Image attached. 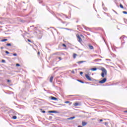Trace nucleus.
Listing matches in <instances>:
<instances>
[{
  "label": "nucleus",
  "instance_id": "c03bdc74",
  "mask_svg": "<svg viewBox=\"0 0 127 127\" xmlns=\"http://www.w3.org/2000/svg\"><path fill=\"white\" fill-rule=\"evenodd\" d=\"M85 84H89V82H85Z\"/></svg>",
  "mask_w": 127,
  "mask_h": 127
},
{
  "label": "nucleus",
  "instance_id": "4468645a",
  "mask_svg": "<svg viewBox=\"0 0 127 127\" xmlns=\"http://www.w3.org/2000/svg\"><path fill=\"white\" fill-rule=\"evenodd\" d=\"M7 39H3L0 40L1 42H5V41H7Z\"/></svg>",
  "mask_w": 127,
  "mask_h": 127
},
{
  "label": "nucleus",
  "instance_id": "c9c22d12",
  "mask_svg": "<svg viewBox=\"0 0 127 127\" xmlns=\"http://www.w3.org/2000/svg\"><path fill=\"white\" fill-rule=\"evenodd\" d=\"M106 61H111V60L108 59H106Z\"/></svg>",
  "mask_w": 127,
  "mask_h": 127
},
{
  "label": "nucleus",
  "instance_id": "de8ad7c7",
  "mask_svg": "<svg viewBox=\"0 0 127 127\" xmlns=\"http://www.w3.org/2000/svg\"><path fill=\"white\" fill-rule=\"evenodd\" d=\"M74 95H69V97H73Z\"/></svg>",
  "mask_w": 127,
  "mask_h": 127
},
{
  "label": "nucleus",
  "instance_id": "9d476101",
  "mask_svg": "<svg viewBox=\"0 0 127 127\" xmlns=\"http://www.w3.org/2000/svg\"><path fill=\"white\" fill-rule=\"evenodd\" d=\"M51 100H52L53 101H56L58 100V99L56 97H54L53 96L51 97Z\"/></svg>",
  "mask_w": 127,
  "mask_h": 127
},
{
  "label": "nucleus",
  "instance_id": "5fc2aeb1",
  "mask_svg": "<svg viewBox=\"0 0 127 127\" xmlns=\"http://www.w3.org/2000/svg\"><path fill=\"white\" fill-rule=\"evenodd\" d=\"M98 29H101V28H98Z\"/></svg>",
  "mask_w": 127,
  "mask_h": 127
},
{
  "label": "nucleus",
  "instance_id": "0eeeda50",
  "mask_svg": "<svg viewBox=\"0 0 127 127\" xmlns=\"http://www.w3.org/2000/svg\"><path fill=\"white\" fill-rule=\"evenodd\" d=\"M62 54L63 55L64 54L63 53L62 54L61 52H59L54 53V55H58L59 56H60V55H61Z\"/></svg>",
  "mask_w": 127,
  "mask_h": 127
},
{
  "label": "nucleus",
  "instance_id": "4be33fe9",
  "mask_svg": "<svg viewBox=\"0 0 127 127\" xmlns=\"http://www.w3.org/2000/svg\"><path fill=\"white\" fill-rule=\"evenodd\" d=\"M41 113H43V114H45V113H46L45 111L42 110V109H41Z\"/></svg>",
  "mask_w": 127,
  "mask_h": 127
},
{
  "label": "nucleus",
  "instance_id": "603ef678",
  "mask_svg": "<svg viewBox=\"0 0 127 127\" xmlns=\"http://www.w3.org/2000/svg\"><path fill=\"white\" fill-rule=\"evenodd\" d=\"M59 20H61V19H60V18H59Z\"/></svg>",
  "mask_w": 127,
  "mask_h": 127
},
{
  "label": "nucleus",
  "instance_id": "4d7b16f0",
  "mask_svg": "<svg viewBox=\"0 0 127 127\" xmlns=\"http://www.w3.org/2000/svg\"><path fill=\"white\" fill-rule=\"evenodd\" d=\"M67 24H66L65 25V26H67Z\"/></svg>",
  "mask_w": 127,
  "mask_h": 127
},
{
  "label": "nucleus",
  "instance_id": "f257e3e1",
  "mask_svg": "<svg viewBox=\"0 0 127 127\" xmlns=\"http://www.w3.org/2000/svg\"><path fill=\"white\" fill-rule=\"evenodd\" d=\"M101 70L102 71L101 73V77L102 78H105V75H107L108 71H107V69L105 67L101 68Z\"/></svg>",
  "mask_w": 127,
  "mask_h": 127
},
{
  "label": "nucleus",
  "instance_id": "ddd939ff",
  "mask_svg": "<svg viewBox=\"0 0 127 127\" xmlns=\"http://www.w3.org/2000/svg\"><path fill=\"white\" fill-rule=\"evenodd\" d=\"M91 71H97V70H98V68L96 67H94V68H91Z\"/></svg>",
  "mask_w": 127,
  "mask_h": 127
},
{
  "label": "nucleus",
  "instance_id": "bb28decb",
  "mask_svg": "<svg viewBox=\"0 0 127 127\" xmlns=\"http://www.w3.org/2000/svg\"><path fill=\"white\" fill-rule=\"evenodd\" d=\"M113 11H114V12H115L116 14H118V12H117V11H116V10L112 9Z\"/></svg>",
  "mask_w": 127,
  "mask_h": 127
},
{
  "label": "nucleus",
  "instance_id": "ea45409f",
  "mask_svg": "<svg viewBox=\"0 0 127 127\" xmlns=\"http://www.w3.org/2000/svg\"><path fill=\"white\" fill-rule=\"evenodd\" d=\"M62 23H66V22H64V21H62Z\"/></svg>",
  "mask_w": 127,
  "mask_h": 127
},
{
  "label": "nucleus",
  "instance_id": "a19ab883",
  "mask_svg": "<svg viewBox=\"0 0 127 127\" xmlns=\"http://www.w3.org/2000/svg\"><path fill=\"white\" fill-rule=\"evenodd\" d=\"M28 42H31V41L29 39H28Z\"/></svg>",
  "mask_w": 127,
  "mask_h": 127
},
{
  "label": "nucleus",
  "instance_id": "f03ea898",
  "mask_svg": "<svg viewBox=\"0 0 127 127\" xmlns=\"http://www.w3.org/2000/svg\"><path fill=\"white\" fill-rule=\"evenodd\" d=\"M85 77L88 80V81H95V79L91 78L88 74H85Z\"/></svg>",
  "mask_w": 127,
  "mask_h": 127
},
{
  "label": "nucleus",
  "instance_id": "6e6552de",
  "mask_svg": "<svg viewBox=\"0 0 127 127\" xmlns=\"http://www.w3.org/2000/svg\"><path fill=\"white\" fill-rule=\"evenodd\" d=\"M83 27L84 29L86 30L87 31H91V29L88 27H86L85 26H83Z\"/></svg>",
  "mask_w": 127,
  "mask_h": 127
},
{
  "label": "nucleus",
  "instance_id": "5701e85b",
  "mask_svg": "<svg viewBox=\"0 0 127 127\" xmlns=\"http://www.w3.org/2000/svg\"><path fill=\"white\" fill-rule=\"evenodd\" d=\"M6 46H11V44L10 43H7L6 44Z\"/></svg>",
  "mask_w": 127,
  "mask_h": 127
},
{
  "label": "nucleus",
  "instance_id": "393cba45",
  "mask_svg": "<svg viewBox=\"0 0 127 127\" xmlns=\"http://www.w3.org/2000/svg\"><path fill=\"white\" fill-rule=\"evenodd\" d=\"M61 29H66V30H69V29L67 28H61Z\"/></svg>",
  "mask_w": 127,
  "mask_h": 127
},
{
  "label": "nucleus",
  "instance_id": "864d4df0",
  "mask_svg": "<svg viewBox=\"0 0 127 127\" xmlns=\"http://www.w3.org/2000/svg\"><path fill=\"white\" fill-rule=\"evenodd\" d=\"M92 86H95V84H91Z\"/></svg>",
  "mask_w": 127,
  "mask_h": 127
},
{
  "label": "nucleus",
  "instance_id": "2eb2a0df",
  "mask_svg": "<svg viewBox=\"0 0 127 127\" xmlns=\"http://www.w3.org/2000/svg\"><path fill=\"white\" fill-rule=\"evenodd\" d=\"M76 117L75 116H73L70 118H67V120H74Z\"/></svg>",
  "mask_w": 127,
  "mask_h": 127
},
{
  "label": "nucleus",
  "instance_id": "cd10ccee",
  "mask_svg": "<svg viewBox=\"0 0 127 127\" xmlns=\"http://www.w3.org/2000/svg\"><path fill=\"white\" fill-rule=\"evenodd\" d=\"M123 13H124V14H127V12L126 11H123Z\"/></svg>",
  "mask_w": 127,
  "mask_h": 127
},
{
  "label": "nucleus",
  "instance_id": "7c9ffc66",
  "mask_svg": "<svg viewBox=\"0 0 127 127\" xmlns=\"http://www.w3.org/2000/svg\"><path fill=\"white\" fill-rule=\"evenodd\" d=\"M5 53H6V54H9V52L7 51H5Z\"/></svg>",
  "mask_w": 127,
  "mask_h": 127
},
{
  "label": "nucleus",
  "instance_id": "6ab92c4d",
  "mask_svg": "<svg viewBox=\"0 0 127 127\" xmlns=\"http://www.w3.org/2000/svg\"><path fill=\"white\" fill-rule=\"evenodd\" d=\"M12 119H13V120H16L17 119V117L15 116H13L12 117Z\"/></svg>",
  "mask_w": 127,
  "mask_h": 127
},
{
  "label": "nucleus",
  "instance_id": "a18cd8bd",
  "mask_svg": "<svg viewBox=\"0 0 127 127\" xmlns=\"http://www.w3.org/2000/svg\"><path fill=\"white\" fill-rule=\"evenodd\" d=\"M124 113H127V110L125 111H124Z\"/></svg>",
  "mask_w": 127,
  "mask_h": 127
},
{
  "label": "nucleus",
  "instance_id": "09e8293b",
  "mask_svg": "<svg viewBox=\"0 0 127 127\" xmlns=\"http://www.w3.org/2000/svg\"><path fill=\"white\" fill-rule=\"evenodd\" d=\"M38 55L40 54V52H38Z\"/></svg>",
  "mask_w": 127,
  "mask_h": 127
},
{
  "label": "nucleus",
  "instance_id": "a878e982",
  "mask_svg": "<svg viewBox=\"0 0 127 127\" xmlns=\"http://www.w3.org/2000/svg\"><path fill=\"white\" fill-rule=\"evenodd\" d=\"M16 66L17 67H19V66H20V64H16Z\"/></svg>",
  "mask_w": 127,
  "mask_h": 127
},
{
  "label": "nucleus",
  "instance_id": "1a4fd4ad",
  "mask_svg": "<svg viewBox=\"0 0 127 127\" xmlns=\"http://www.w3.org/2000/svg\"><path fill=\"white\" fill-rule=\"evenodd\" d=\"M85 62H86V61H79V62H77V64L80 65V64H82V63H85Z\"/></svg>",
  "mask_w": 127,
  "mask_h": 127
},
{
  "label": "nucleus",
  "instance_id": "58836bf2",
  "mask_svg": "<svg viewBox=\"0 0 127 127\" xmlns=\"http://www.w3.org/2000/svg\"><path fill=\"white\" fill-rule=\"evenodd\" d=\"M58 59H59L60 60H62V58H61V57H59Z\"/></svg>",
  "mask_w": 127,
  "mask_h": 127
},
{
  "label": "nucleus",
  "instance_id": "3c124183",
  "mask_svg": "<svg viewBox=\"0 0 127 127\" xmlns=\"http://www.w3.org/2000/svg\"><path fill=\"white\" fill-rule=\"evenodd\" d=\"M104 3H102V6H104Z\"/></svg>",
  "mask_w": 127,
  "mask_h": 127
},
{
  "label": "nucleus",
  "instance_id": "7ed1b4c3",
  "mask_svg": "<svg viewBox=\"0 0 127 127\" xmlns=\"http://www.w3.org/2000/svg\"><path fill=\"white\" fill-rule=\"evenodd\" d=\"M107 82V78H104L103 79L99 81V84H104Z\"/></svg>",
  "mask_w": 127,
  "mask_h": 127
},
{
  "label": "nucleus",
  "instance_id": "49530a36",
  "mask_svg": "<svg viewBox=\"0 0 127 127\" xmlns=\"http://www.w3.org/2000/svg\"><path fill=\"white\" fill-rule=\"evenodd\" d=\"M0 48H1V49H3V47H1Z\"/></svg>",
  "mask_w": 127,
  "mask_h": 127
},
{
  "label": "nucleus",
  "instance_id": "f704fd0d",
  "mask_svg": "<svg viewBox=\"0 0 127 127\" xmlns=\"http://www.w3.org/2000/svg\"><path fill=\"white\" fill-rule=\"evenodd\" d=\"M108 122H105L104 125H105V126H107V125H108Z\"/></svg>",
  "mask_w": 127,
  "mask_h": 127
},
{
  "label": "nucleus",
  "instance_id": "b1692460",
  "mask_svg": "<svg viewBox=\"0 0 127 127\" xmlns=\"http://www.w3.org/2000/svg\"><path fill=\"white\" fill-rule=\"evenodd\" d=\"M120 7H121V8H124V6L122 4H120Z\"/></svg>",
  "mask_w": 127,
  "mask_h": 127
},
{
  "label": "nucleus",
  "instance_id": "dca6fc26",
  "mask_svg": "<svg viewBox=\"0 0 127 127\" xmlns=\"http://www.w3.org/2000/svg\"><path fill=\"white\" fill-rule=\"evenodd\" d=\"M94 61L95 62H99V61H102V59H95Z\"/></svg>",
  "mask_w": 127,
  "mask_h": 127
},
{
  "label": "nucleus",
  "instance_id": "f8f14e48",
  "mask_svg": "<svg viewBox=\"0 0 127 127\" xmlns=\"http://www.w3.org/2000/svg\"><path fill=\"white\" fill-rule=\"evenodd\" d=\"M88 46H89L90 49H91V50L94 49V47L93 46L91 45V44L88 45Z\"/></svg>",
  "mask_w": 127,
  "mask_h": 127
},
{
  "label": "nucleus",
  "instance_id": "4c0bfd02",
  "mask_svg": "<svg viewBox=\"0 0 127 127\" xmlns=\"http://www.w3.org/2000/svg\"><path fill=\"white\" fill-rule=\"evenodd\" d=\"M7 83H9V82H10V80L7 79Z\"/></svg>",
  "mask_w": 127,
  "mask_h": 127
},
{
  "label": "nucleus",
  "instance_id": "423d86ee",
  "mask_svg": "<svg viewBox=\"0 0 127 127\" xmlns=\"http://www.w3.org/2000/svg\"><path fill=\"white\" fill-rule=\"evenodd\" d=\"M76 37L78 38V42L81 43L82 42V38H81V37H80V35H76Z\"/></svg>",
  "mask_w": 127,
  "mask_h": 127
},
{
  "label": "nucleus",
  "instance_id": "79ce46f5",
  "mask_svg": "<svg viewBox=\"0 0 127 127\" xmlns=\"http://www.w3.org/2000/svg\"><path fill=\"white\" fill-rule=\"evenodd\" d=\"M99 121H100V122H103V119H100V120H99Z\"/></svg>",
  "mask_w": 127,
  "mask_h": 127
},
{
  "label": "nucleus",
  "instance_id": "72a5a7b5",
  "mask_svg": "<svg viewBox=\"0 0 127 127\" xmlns=\"http://www.w3.org/2000/svg\"><path fill=\"white\" fill-rule=\"evenodd\" d=\"M71 73L72 74H75V71H74V70H72Z\"/></svg>",
  "mask_w": 127,
  "mask_h": 127
},
{
  "label": "nucleus",
  "instance_id": "37998d69",
  "mask_svg": "<svg viewBox=\"0 0 127 127\" xmlns=\"http://www.w3.org/2000/svg\"><path fill=\"white\" fill-rule=\"evenodd\" d=\"M61 106H65V104H60Z\"/></svg>",
  "mask_w": 127,
  "mask_h": 127
},
{
  "label": "nucleus",
  "instance_id": "20e7f679",
  "mask_svg": "<svg viewBox=\"0 0 127 127\" xmlns=\"http://www.w3.org/2000/svg\"><path fill=\"white\" fill-rule=\"evenodd\" d=\"M120 39H123L122 41V44H125V42H123V41H125V39H127V37H126V36H123V37H120Z\"/></svg>",
  "mask_w": 127,
  "mask_h": 127
},
{
  "label": "nucleus",
  "instance_id": "c85d7f7f",
  "mask_svg": "<svg viewBox=\"0 0 127 127\" xmlns=\"http://www.w3.org/2000/svg\"><path fill=\"white\" fill-rule=\"evenodd\" d=\"M70 103V101H65L64 104H69Z\"/></svg>",
  "mask_w": 127,
  "mask_h": 127
},
{
  "label": "nucleus",
  "instance_id": "a211bd4d",
  "mask_svg": "<svg viewBox=\"0 0 127 127\" xmlns=\"http://www.w3.org/2000/svg\"><path fill=\"white\" fill-rule=\"evenodd\" d=\"M78 82H79L80 83H81L82 84H84L85 82L80 79H77Z\"/></svg>",
  "mask_w": 127,
  "mask_h": 127
},
{
  "label": "nucleus",
  "instance_id": "2f4dec72",
  "mask_svg": "<svg viewBox=\"0 0 127 127\" xmlns=\"http://www.w3.org/2000/svg\"><path fill=\"white\" fill-rule=\"evenodd\" d=\"M13 56H17V54L14 53V54H13Z\"/></svg>",
  "mask_w": 127,
  "mask_h": 127
},
{
  "label": "nucleus",
  "instance_id": "6e6d98bb",
  "mask_svg": "<svg viewBox=\"0 0 127 127\" xmlns=\"http://www.w3.org/2000/svg\"><path fill=\"white\" fill-rule=\"evenodd\" d=\"M75 71H77V69H75Z\"/></svg>",
  "mask_w": 127,
  "mask_h": 127
},
{
  "label": "nucleus",
  "instance_id": "f3484780",
  "mask_svg": "<svg viewBox=\"0 0 127 127\" xmlns=\"http://www.w3.org/2000/svg\"><path fill=\"white\" fill-rule=\"evenodd\" d=\"M53 78H54V77L53 76H51V77H50V82H51V83H52V81H53Z\"/></svg>",
  "mask_w": 127,
  "mask_h": 127
},
{
  "label": "nucleus",
  "instance_id": "9b49d317",
  "mask_svg": "<svg viewBox=\"0 0 127 127\" xmlns=\"http://www.w3.org/2000/svg\"><path fill=\"white\" fill-rule=\"evenodd\" d=\"M88 124V123L82 122V127H85V126H86Z\"/></svg>",
  "mask_w": 127,
  "mask_h": 127
},
{
  "label": "nucleus",
  "instance_id": "412c9836",
  "mask_svg": "<svg viewBox=\"0 0 127 127\" xmlns=\"http://www.w3.org/2000/svg\"><path fill=\"white\" fill-rule=\"evenodd\" d=\"M74 106H75V107H77V106H79V103H74Z\"/></svg>",
  "mask_w": 127,
  "mask_h": 127
},
{
  "label": "nucleus",
  "instance_id": "39448f33",
  "mask_svg": "<svg viewBox=\"0 0 127 127\" xmlns=\"http://www.w3.org/2000/svg\"><path fill=\"white\" fill-rule=\"evenodd\" d=\"M48 113H50V114H59V112L57 111H49Z\"/></svg>",
  "mask_w": 127,
  "mask_h": 127
},
{
  "label": "nucleus",
  "instance_id": "8fccbe9b",
  "mask_svg": "<svg viewBox=\"0 0 127 127\" xmlns=\"http://www.w3.org/2000/svg\"><path fill=\"white\" fill-rule=\"evenodd\" d=\"M44 91H46V89L45 88H44Z\"/></svg>",
  "mask_w": 127,
  "mask_h": 127
},
{
  "label": "nucleus",
  "instance_id": "c756f323",
  "mask_svg": "<svg viewBox=\"0 0 127 127\" xmlns=\"http://www.w3.org/2000/svg\"><path fill=\"white\" fill-rule=\"evenodd\" d=\"M63 46L64 47H67V46H66V44H63Z\"/></svg>",
  "mask_w": 127,
  "mask_h": 127
},
{
  "label": "nucleus",
  "instance_id": "aec40b11",
  "mask_svg": "<svg viewBox=\"0 0 127 127\" xmlns=\"http://www.w3.org/2000/svg\"><path fill=\"white\" fill-rule=\"evenodd\" d=\"M76 56H77V54H74L73 56V59H76Z\"/></svg>",
  "mask_w": 127,
  "mask_h": 127
},
{
  "label": "nucleus",
  "instance_id": "473e14b6",
  "mask_svg": "<svg viewBox=\"0 0 127 127\" xmlns=\"http://www.w3.org/2000/svg\"><path fill=\"white\" fill-rule=\"evenodd\" d=\"M83 73H84V72H83L82 71H80V75H82L83 74Z\"/></svg>",
  "mask_w": 127,
  "mask_h": 127
},
{
  "label": "nucleus",
  "instance_id": "e433bc0d",
  "mask_svg": "<svg viewBox=\"0 0 127 127\" xmlns=\"http://www.w3.org/2000/svg\"><path fill=\"white\" fill-rule=\"evenodd\" d=\"M4 62H5V61L4 60H2V63H4Z\"/></svg>",
  "mask_w": 127,
  "mask_h": 127
}]
</instances>
